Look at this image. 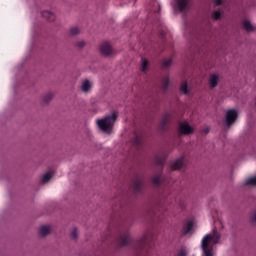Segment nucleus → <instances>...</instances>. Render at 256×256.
<instances>
[{
	"label": "nucleus",
	"mask_w": 256,
	"mask_h": 256,
	"mask_svg": "<svg viewBox=\"0 0 256 256\" xmlns=\"http://www.w3.org/2000/svg\"><path fill=\"white\" fill-rule=\"evenodd\" d=\"M193 229V221H187L184 224L183 231L185 234L191 233V230Z\"/></svg>",
	"instance_id": "nucleus-11"
},
{
	"label": "nucleus",
	"mask_w": 256,
	"mask_h": 256,
	"mask_svg": "<svg viewBox=\"0 0 256 256\" xmlns=\"http://www.w3.org/2000/svg\"><path fill=\"white\" fill-rule=\"evenodd\" d=\"M100 53L104 57H111V55H113V48H111V44L107 42H103L100 45Z\"/></svg>",
	"instance_id": "nucleus-4"
},
{
	"label": "nucleus",
	"mask_w": 256,
	"mask_h": 256,
	"mask_svg": "<svg viewBox=\"0 0 256 256\" xmlns=\"http://www.w3.org/2000/svg\"><path fill=\"white\" fill-rule=\"evenodd\" d=\"M245 185H256V176L248 178L245 181Z\"/></svg>",
	"instance_id": "nucleus-17"
},
{
	"label": "nucleus",
	"mask_w": 256,
	"mask_h": 256,
	"mask_svg": "<svg viewBox=\"0 0 256 256\" xmlns=\"http://www.w3.org/2000/svg\"><path fill=\"white\" fill-rule=\"evenodd\" d=\"M130 237L129 235H125V236H121L120 240H119V245H127V243H129Z\"/></svg>",
	"instance_id": "nucleus-14"
},
{
	"label": "nucleus",
	"mask_w": 256,
	"mask_h": 256,
	"mask_svg": "<svg viewBox=\"0 0 256 256\" xmlns=\"http://www.w3.org/2000/svg\"><path fill=\"white\" fill-rule=\"evenodd\" d=\"M180 91L181 93H183L184 95H187V93H189V90L187 89V82H183L180 86Z\"/></svg>",
	"instance_id": "nucleus-16"
},
{
	"label": "nucleus",
	"mask_w": 256,
	"mask_h": 256,
	"mask_svg": "<svg viewBox=\"0 0 256 256\" xmlns=\"http://www.w3.org/2000/svg\"><path fill=\"white\" fill-rule=\"evenodd\" d=\"M51 177H53V174H52L51 172L45 173V174L42 175V177H41L42 183H47V182L51 179Z\"/></svg>",
	"instance_id": "nucleus-13"
},
{
	"label": "nucleus",
	"mask_w": 256,
	"mask_h": 256,
	"mask_svg": "<svg viewBox=\"0 0 256 256\" xmlns=\"http://www.w3.org/2000/svg\"><path fill=\"white\" fill-rule=\"evenodd\" d=\"M115 121H117V112H113L112 114L97 120L96 123L100 131H103L104 133H111V131H113Z\"/></svg>",
	"instance_id": "nucleus-2"
},
{
	"label": "nucleus",
	"mask_w": 256,
	"mask_h": 256,
	"mask_svg": "<svg viewBox=\"0 0 256 256\" xmlns=\"http://www.w3.org/2000/svg\"><path fill=\"white\" fill-rule=\"evenodd\" d=\"M91 87H93V84L89 80H83L81 85V91L83 93H89L91 91Z\"/></svg>",
	"instance_id": "nucleus-7"
},
{
	"label": "nucleus",
	"mask_w": 256,
	"mask_h": 256,
	"mask_svg": "<svg viewBox=\"0 0 256 256\" xmlns=\"http://www.w3.org/2000/svg\"><path fill=\"white\" fill-rule=\"evenodd\" d=\"M242 27H243V29H245V31H254L255 30V28L253 27L251 22H249L248 20H245L242 23Z\"/></svg>",
	"instance_id": "nucleus-12"
},
{
	"label": "nucleus",
	"mask_w": 256,
	"mask_h": 256,
	"mask_svg": "<svg viewBox=\"0 0 256 256\" xmlns=\"http://www.w3.org/2000/svg\"><path fill=\"white\" fill-rule=\"evenodd\" d=\"M181 167H183V158L178 159V160L174 161V162L171 164V169H172L173 171H177V170L181 169Z\"/></svg>",
	"instance_id": "nucleus-8"
},
{
	"label": "nucleus",
	"mask_w": 256,
	"mask_h": 256,
	"mask_svg": "<svg viewBox=\"0 0 256 256\" xmlns=\"http://www.w3.org/2000/svg\"><path fill=\"white\" fill-rule=\"evenodd\" d=\"M237 110H228L226 112V125L227 127H231V125H233V123H235V121H237Z\"/></svg>",
	"instance_id": "nucleus-3"
},
{
	"label": "nucleus",
	"mask_w": 256,
	"mask_h": 256,
	"mask_svg": "<svg viewBox=\"0 0 256 256\" xmlns=\"http://www.w3.org/2000/svg\"><path fill=\"white\" fill-rule=\"evenodd\" d=\"M222 0H214L215 5H221Z\"/></svg>",
	"instance_id": "nucleus-28"
},
{
	"label": "nucleus",
	"mask_w": 256,
	"mask_h": 256,
	"mask_svg": "<svg viewBox=\"0 0 256 256\" xmlns=\"http://www.w3.org/2000/svg\"><path fill=\"white\" fill-rule=\"evenodd\" d=\"M72 239H77V228H74L71 232Z\"/></svg>",
	"instance_id": "nucleus-23"
},
{
	"label": "nucleus",
	"mask_w": 256,
	"mask_h": 256,
	"mask_svg": "<svg viewBox=\"0 0 256 256\" xmlns=\"http://www.w3.org/2000/svg\"><path fill=\"white\" fill-rule=\"evenodd\" d=\"M251 219H252L253 223L256 222V213H254V214L252 215Z\"/></svg>",
	"instance_id": "nucleus-27"
},
{
	"label": "nucleus",
	"mask_w": 256,
	"mask_h": 256,
	"mask_svg": "<svg viewBox=\"0 0 256 256\" xmlns=\"http://www.w3.org/2000/svg\"><path fill=\"white\" fill-rule=\"evenodd\" d=\"M177 256H187V251L181 250Z\"/></svg>",
	"instance_id": "nucleus-25"
},
{
	"label": "nucleus",
	"mask_w": 256,
	"mask_h": 256,
	"mask_svg": "<svg viewBox=\"0 0 256 256\" xmlns=\"http://www.w3.org/2000/svg\"><path fill=\"white\" fill-rule=\"evenodd\" d=\"M220 239L221 234H219L216 229H213L211 233L206 234L201 241L203 256H213V246L217 245Z\"/></svg>",
	"instance_id": "nucleus-1"
},
{
	"label": "nucleus",
	"mask_w": 256,
	"mask_h": 256,
	"mask_svg": "<svg viewBox=\"0 0 256 256\" xmlns=\"http://www.w3.org/2000/svg\"><path fill=\"white\" fill-rule=\"evenodd\" d=\"M179 133H181V135H190V133H193V127H191L189 123L183 122L179 126Z\"/></svg>",
	"instance_id": "nucleus-5"
},
{
	"label": "nucleus",
	"mask_w": 256,
	"mask_h": 256,
	"mask_svg": "<svg viewBox=\"0 0 256 256\" xmlns=\"http://www.w3.org/2000/svg\"><path fill=\"white\" fill-rule=\"evenodd\" d=\"M42 16L45 17V19H49L50 21H52L54 17L53 13L50 11H43Z\"/></svg>",
	"instance_id": "nucleus-15"
},
{
	"label": "nucleus",
	"mask_w": 256,
	"mask_h": 256,
	"mask_svg": "<svg viewBox=\"0 0 256 256\" xmlns=\"http://www.w3.org/2000/svg\"><path fill=\"white\" fill-rule=\"evenodd\" d=\"M163 88L167 89L169 87V78H165L162 82Z\"/></svg>",
	"instance_id": "nucleus-22"
},
{
	"label": "nucleus",
	"mask_w": 256,
	"mask_h": 256,
	"mask_svg": "<svg viewBox=\"0 0 256 256\" xmlns=\"http://www.w3.org/2000/svg\"><path fill=\"white\" fill-rule=\"evenodd\" d=\"M79 33V28L73 27L70 29V35H78Z\"/></svg>",
	"instance_id": "nucleus-21"
},
{
	"label": "nucleus",
	"mask_w": 256,
	"mask_h": 256,
	"mask_svg": "<svg viewBox=\"0 0 256 256\" xmlns=\"http://www.w3.org/2000/svg\"><path fill=\"white\" fill-rule=\"evenodd\" d=\"M173 63V60L171 59H165L162 62L163 67H171V64Z\"/></svg>",
	"instance_id": "nucleus-19"
},
{
	"label": "nucleus",
	"mask_w": 256,
	"mask_h": 256,
	"mask_svg": "<svg viewBox=\"0 0 256 256\" xmlns=\"http://www.w3.org/2000/svg\"><path fill=\"white\" fill-rule=\"evenodd\" d=\"M135 143L137 144V143H139V141L136 140Z\"/></svg>",
	"instance_id": "nucleus-29"
},
{
	"label": "nucleus",
	"mask_w": 256,
	"mask_h": 256,
	"mask_svg": "<svg viewBox=\"0 0 256 256\" xmlns=\"http://www.w3.org/2000/svg\"><path fill=\"white\" fill-rule=\"evenodd\" d=\"M39 233L42 237H45L46 235H49L51 233V227L42 226V227H40Z\"/></svg>",
	"instance_id": "nucleus-10"
},
{
	"label": "nucleus",
	"mask_w": 256,
	"mask_h": 256,
	"mask_svg": "<svg viewBox=\"0 0 256 256\" xmlns=\"http://www.w3.org/2000/svg\"><path fill=\"white\" fill-rule=\"evenodd\" d=\"M209 83H210V87L215 88L217 83H219V76L217 74L210 75Z\"/></svg>",
	"instance_id": "nucleus-9"
},
{
	"label": "nucleus",
	"mask_w": 256,
	"mask_h": 256,
	"mask_svg": "<svg viewBox=\"0 0 256 256\" xmlns=\"http://www.w3.org/2000/svg\"><path fill=\"white\" fill-rule=\"evenodd\" d=\"M147 65H148L147 59L142 58V60H141V70L142 71H147Z\"/></svg>",
	"instance_id": "nucleus-18"
},
{
	"label": "nucleus",
	"mask_w": 256,
	"mask_h": 256,
	"mask_svg": "<svg viewBox=\"0 0 256 256\" xmlns=\"http://www.w3.org/2000/svg\"><path fill=\"white\" fill-rule=\"evenodd\" d=\"M212 18L213 19H221V12L220 11H214L212 13Z\"/></svg>",
	"instance_id": "nucleus-20"
},
{
	"label": "nucleus",
	"mask_w": 256,
	"mask_h": 256,
	"mask_svg": "<svg viewBox=\"0 0 256 256\" xmlns=\"http://www.w3.org/2000/svg\"><path fill=\"white\" fill-rule=\"evenodd\" d=\"M189 0H176L175 9L178 11H185L187 9V4Z\"/></svg>",
	"instance_id": "nucleus-6"
},
{
	"label": "nucleus",
	"mask_w": 256,
	"mask_h": 256,
	"mask_svg": "<svg viewBox=\"0 0 256 256\" xmlns=\"http://www.w3.org/2000/svg\"><path fill=\"white\" fill-rule=\"evenodd\" d=\"M159 181H160L159 177H155V178L153 179L154 185H157V184L159 183Z\"/></svg>",
	"instance_id": "nucleus-26"
},
{
	"label": "nucleus",
	"mask_w": 256,
	"mask_h": 256,
	"mask_svg": "<svg viewBox=\"0 0 256 256\" xmlns=\"http://www.w3.org/2000/svg\"><path fill=\"white\" fill-rule=\"evenodd\" d=\"M76 46H77L79 49H82V47H85V41H79V42H77Z\"/></svg>",
	"instance_id": "nucleus-24"
}]
</instances>
